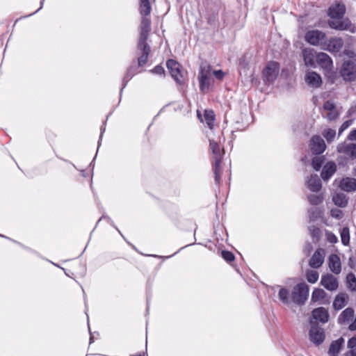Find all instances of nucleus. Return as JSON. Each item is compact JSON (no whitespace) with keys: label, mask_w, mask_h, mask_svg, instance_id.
Returning <instances> with one entry per match:
<instances>
[{"label":"nucleus","mask_w":356,"mask_h":356,"mask_svg":"<svg viewBox=\"0 0 356 356\" xmlns=\"http://www.w3.org/2000/svg\"><path fill=\"white\" fill-rule=\"evenodd\" d=\"M346 6L343 3H337L331 6L327 15L331 19L328 20V26L337 31H350L355 32V26L348 18H343L346 13Z\"/></svg>","instance_id":"1"},{"label":"nucleus","mask_w":356,"mask_h":356,"mask_svg":"<svg viewBox=\"0 0 356 356\" xmlns=\"http://www.w3.org/2000/svg\"><path fill=\"white\" fill-rule=\"evenodd\" d=\"M151 31V21L146 16H143L140 25V36L137 44V49L141 53L138 58V64L141 67L146 64L151 50L150 46L147 43Z\"/></svg>","instance_id":"2"},{"label":"nucleus","mask_w":356,"mask_h":356,"mask_svg":"<svg viewBox=\"0 0 356 356\" xmlns=\"http://www.w3.org/2000/svg\"><path fill=\"white\" fill-rule=\"evenodd\" d=\"M209 147L214 159L213 168L215 175V182L216 184L219 185L221 177L220 164L224 154V150L220 144L213 139H209Z\"/></svg>","instance_id":"3"},{"label":"nucleus","mask_w":356,"mask_h":356,"mask_svg":"<svg viewBox=\"0 0 356 356\" xmlns=\"http://www.w3.org/2000/svg\"><path fill=\"white\" fill-rule=\"evenodd\" d=\"M309 289L305 282L296 284L291 292V298L293 302L298 305H302L305 303L309 297Z\"/></svg>","instance_id":"4"},{"label":"nucleus","mask_w":356,"mask_h":356,"mask_svg":"<svg viewBox=\"0 0 356 356\" xmlns=\"http://www.w3.org/2000/svg\"><path fill=\"white\" fill-rule=\"evenodd\" d=\"M280 64L276 61H270L267 63L266 67L262 71V79L266 83H273L280 72Z\"/></svg>","instance_id":"5"},{"label":"nucleus","mask_w":356,"mask_h":356,"mask_svg":"<svg viewBox=\"0 0 356 356\" xmlns=\"http://www.w3.org/2000/svg\"><path fill=\"white\" fill-rule=\"evenodd\" d=\"M311 328L309 332V340L316 346L321 345L325 340V334L323 328L320 327L318 323L314 322L312 319L309 321Z\"/></svg>","instance_id":"6"},{"label":"nucleus","mask_w":356,"mask_h":356,"mask_svg":"<svg viewBox=\"0 0 356 356\" xmlns=\"http://www.w3.org/2000/svg\"><path fill=\"white\" fill-rule=\"evenodd\" d=\"M325 39L326 34L319 30L308 31L305 35V40L307 42L313 46H320L321 49Z\"/></svg>","instance_id":"7"},{"label":"nucleus","mask_w":356,"mask_h":356,"mask_svg":"<svg viewBox=\"0 0 356 356\" xmlns=\"http://www.w3.org/2000/svg\"><path fill=\"white\" fill-rule=\"evenodd\" d=\"M341 75L346 81H352L356 79V64L348 60L345 61L341 69Z\"/></svg>","instance_id":"8"},{"label":"nucleus","mask_w":356,"mask_h":356,"mask_svg":"<svg viewBox=\"0 0 356 356\" xmlns=\"http://www.w3.org/2000/svg\"><path fill=\"white\" fill-rule=\"evenodd\" d=\"M343 46V40L340 37H332L329 40L327 38L323 44L322 49L330 53H339Z\"/></svg>","instance_id":"9"},{"label":"nucleus","mask_w":356,"mask_h":356,"mask_svg":"<svg viewBox=\"0 0 356 356\" xmlns=\"http://www.w3.org/2000/svg\"><path fill=\"white\" fill-rule=\"evenodd\" d=\"M166 66L174 80L181 85L183 82V76L179 63L175 60L169 59L166 63Z\"/></svg>","instance_id":"10"},{"label":"nucleus","mask_w":356,"mask_h":356,"mask_svg":"<svg viewBox=\"0 0 356 356\" xmlns=\"http://www.w3.org/2000/svg\"><path fill=\"white\" fill-rule=\"evenodd\" d=\"M337 150L347 158L354 160L356 159V144L346 142L338 145Z\"/></svg>","instance_id":"11"},{"label":"nucleus","mask_w":356,"mask_h":356,"mask_svg":"<svg viewBox=\"0 0 356 356\" xmlns=\"http://www.w3.org/2000/svg\"><path fill=\"white\" fill-rule=\"evenodd\" d=\"M310 147L314 154L319 155L325 151L326 145L321 136H314L311 138Z\"/></svg>","instance_id":"12"},{"label":"nucleus","mask_w":356,"mask_h":356,"mask_svg":"<svg viewBox=\"0 0 356 356\" xmlns=\"http://www.w3.org/2000/svg\"><path fill=\"white\" fill-rule=\"evenodd\" d=\"M321 284L330 291H336L339 286L337 279L331 274L323 275Z\"/></svg>","instance_id":"13"},{"label":"nucleus","mask_w":356,"mask_h":356,"mask_svg":"<svg viewBox=\"0 0 356 356\" xmlns=\"http://www.w3.org/2000/svg\"><path fill=\"white\" fill-rule=\"evenodd\" d=\"M211 75L209 71L201 70L199 74L200 90L202 92H207L210 87Z\"/></svg>","instance_id":"14"},{"label":"nucleus","mask_w":356,"mask_h":356,"mask_svg":"<svg viewBox=\"0 0 356 356\" xmlns=\"http://www.w3.org/2000/svg\"><path fill=\"white\" fill-rule=\"evenodd\" d=\"M312 316L316 321L321 323H325L329 320L328 311L323 307L314 309L312 312Z\"/></svg>","instance_id":"15"},{"label":"nucleus","mask_w":356,"mask_h":356,"mask_svg":"<svg viewBox=\"0 0 356 356\" xmlns=\"http://www.w3.org/2000/svg\"><path fill=\"white\" fill-rule=\"evenodd\" d=\"M325 252L323 249L316 250L309 260V266L314 268H318L323 264Z\"/></svg>","instance_id":"16"},{"label":"nucleus","mask_w":356,"mask_h":356,"mask_svg":"<svg viewBox=\"0 0 356 356\" xmlns=\"http://www.w3.org/2000/svg\"><path fill=\"white\" fill-rule=\"evenodd\" d=\"M316 60L318 64L323 69L330 70L333 67L332 58L328 54L324 52L317 54Z\"/></svg>","instance_id":"17"},{"label":"nucleus","mask_w":356,"mask_h":356,"mask_svg":"<svg viewBox=\"0 0 356 356\" xmlns=\"http://www.w3.org/2000/svg\"><path fill=\"white\" fill-rule=\"evenodd\" d=\"M305 82L312 88H318L322 83L321 76L315 72H308L305 74Z\"/></svg>","instance_id":"18"},{"label":"nucleus","mask_w":356,"mask_h":356,"mask_svg":"<svg viewBox=\"0 0 356 356\" xmlns=\"http://www.w3.org/2000/svg\"><path fill=\"white\" fill-rule=\"evenodd\" d=\"M307 187L312 192H318L321 191L322 184L321 181L317 175H312L306 181Z\"/></svg>","instance_id":"19"},{"label":"nucleus","mask_w":356,"mask_h":356,"mask_svg":"<svg viewBox=\"0 0 356 356\" xmlns=\"http://www.w3.org/2000/svg\"><path fill=\"white\" fill-rule=\"evenodd\" d=\"M337 171V165L333 161L327 162L323 168L321 173V178L327 181Z\"/></svg>","instance_id":"20"},{"label":"nucleus","mask_w":356,"mask_h":356,"mask_svg":"<svg viewBox=\"0 0 356 356\" xmlns=\"http://www.w3.org/2000/svg\"><path fill=\"white\" fill-rule=\"evenodd\" d=\"M348 296L346 293H339L336 296L332 303L333 308L339 311L343 308L348 302Z\"/></svg>","instance_id":"21"},{"label":"nucleus","mask_w":356,"mask_h":356,"mask_svg":"<svg viewBox=\"0 0 356 356\" xmlns=\"http://www.w3.org/2000/svg\"><path fill=\"white\" fill-rule=\"evenodd\" d=\"M340 188L346 192L356 191V179L352 177L343 178L339 184Z\"/></svg>","instance_id":"22"},{"label":"nucleus","mask_w":356,"mask_h":356,"mask_svg":"<svg viewBox=\"0 0 356 356\" xmlns=\"http://www.w3.org/2000/svg\"><path fill=\"white\" fill-rule=\"evenodd\" d=\"M328 264L330 270L334 274H339L341 270L340 258L334 254H332L328 258Z\"/></svg>","instance_id":"23"},{"label":"nucleus","mask_w":356,"mask_h":356,"mask_svg":"<svg viewBox=\"0 0 356 356\" xmlns=\"http://www.w3.org/2000/svg\"><path fill=\"white\" fill-rule=\"evenodd\" d=\"M354 314L355 311L353 308H346L339 316L337 318L338 323L340 325L346 324L353 318Z\"/></svg>","instance_id":"24"},{"label":"nucleus","mask_w":356,"mask_h":356,"mask_svg":"<svg viewBox=\"0 0 356 356\" xmlns=\"http://www.w3.org/2000/svg\"><path fill=\"white\" fill-rule=\"evenodd\" d=\"M343 343L344 339L342 337L333 341L330 346L328 354L330 356H337L341 349Z\"/></svg>","instance_id":"25"},{"label":"nucleus","mask_w":356,"mask_h":356,"mask_svg":"<svg viewBox=\"0 0 356 356\" xmlns=\"http://www.w3.org/2000/svg\"><path fill=\"white\" fill-rule=\"evenodd\" d=\"M332 201L339 207H345L348 204L346 195L342 193H336L332 197Z\"/></svg>","instance_id":"26"},{"label":"nucleus","mask_w":356,"mask_h":356,"mask_svg":"<svg viewBox=\"0 0 356 356\" xmlns=\"http://www.w3.org/2000/svg\"><path fill=\"white\" fill-rule=\"evenodd\" d=\"M151 6L149 0H140L139 11L142 16H147L151 13Z\"/></svg>","instance_id":"27"},{"label":"nucleus","mask_w":356,"mask_h":356,"mask_svg":"<svg viewBox=\"0 0 356 356\" xmlns=\"http://www.w3.org/2000/svg\"><path fill=\"white\" fill-rule=\"evenodd\" d=\"M206 124L210 129H212L214 126L215 114L211 110H205L204 115Z\"/></svg>","instance_id":"28"},{"label":"nucleus","mask_w":356,"mask_h":356,"mask_svg":"<svg viewBox=\"0 0 356 356\" xmlns=\"http://www.w3.org/2000/svg\"><path fill=\"white\" fill-rule=\"evenodd\" d=\"M346 286L351 291H356V277L353 273H349L346 276Z\"/></svg>","instance_id":"29"},{"label":"nucleus","mask_w":356,"mask_h":356,"mask_svg":"<svg viewBox=\"0 0 356 356\" xmlns=\"http://www.w3.org/2000/svg\"><path fill=\"white\" fill-rule=\"evenodd\" d=\"M279 298L282 303L288 305L291 302L290 292L285 288H281L279 291Z\"/></svg>","instance_id":"30"},{"label":"nucleus","mask_w":356,"mask_h":356,"mask_svg":"<svg viewBox=\"0 0 356 356\" xmlns=\"http://www.w3.org/2000/svg\"><path fill=\"white\" fill-rule=\"evenodd\" d=\"M326 297V293L323 289H315L312 294V300L314 302L323 300Z\"/></svg>","instance_id":"31"},{"label":"nucleus","mask_w":356,"mask_h":356,"mask_svg":"<svg viewBox=\"0 0 356 356\" xmlns=\"http://www.w3.org/2000/svg\"><path fill=\"white\" fill-rule=\"evenodd\" d=\"M341 243L344 245H348L350 243V230L348 227H344L340 232Z\"/></svg>","instance_id":"32"},{"label":"nucleus","mask_w":356,"mask_h":356,"mask_svg":"<svg viewBox=\"0 0 356 356\" xmlns=\"http://www.w3.org/2000/svg\"><path fill=\"white\" fill-rule=\"evenodd\" d=\"M322 213V210L318 207H312L308 210L309 218L312 221H314L321 218Z\"/></svg>","instance_id":"33"},{"label":"nucleus","mask_w":356,"mask_h":356,"mask_svg":"<svg viewBox=\"0 0 356 356\" xmlns=\"http://www.w3.org/2000/svg\"><path fill=\"white\" fill-rule=\"evenodd\" d=\"M303 58L305 65L314 67L315 65L314 62V55L311 51H303Z\"/></svg>","instance_id":"34"},{"label":"nucleus","mask_w":356,"mask_h":356,"mask_svg":"<svg viewBox=\"0 0 356 356\" xmlns=\"http://www.w3.org/2000/svg\"><path fill=\"white\" fill-rule=\"evenodd\" d=\"M136 74L135 71H134V67H130L128 70L127 73L125 74L123 80H122V86L120 90V93H122V90L126 87L127 83L129 81V80L132 78V76Z\"/></svg>","instance_id":"35"},{"label":"nucleus","mask_w":356,"mask_h":356,"mask_svg":"<svg viewBox=\"0 0 356 356\" xmlns=\"http://www.w3.org/2000/svg\"><path fill=\"white\" fill-rule=\"evenodd\" d=\"M307 200L310 204L317 206L323 202V197L321 195L312 194L308 195Z\"/></svg>","instance_id":"36"},{"label":"nucleus","mask_w":356,"mask_h":356,"mask_svg":"<svg viewBox=\"0 0 356 356\" xmlns=\"http://www.w3.org/2000/svg\"><path fill=\"white\" fill-rule=\"evenodd\" d=\"M307 280L309 282L314 284L318 280V273L316 270H308L306 274Z\"/></svg>","instance_id":"37"},{"label":"nucleus","mask_w":356,"mask_h":356,"mask_svg":"<svg viewBox=\"0 0 356 356\" xmlns=\"http://www.w3.org/2000/svg\"><path fill=\"white\" fill-rule=\"evenodd\" d=\"M323 136L328 143H330L334 140L336 136V131L332 129H327L323 131Z\"/></svg>","instance_id":"38"},{"label":"nucleus","mask_w":356,"mask_h":356,"mask_svg":"<svg viewBox=\"0 0 356 356\" xmlns=\"http://www.w3.org/2000/svg\"><path fill=\"white\" fill-rule=\"evenodd\" d=\"M323 163V159L320 156L314 157L312 159V165L316 171L319 170Z\"/></svg>","instance_id":"39"},{"label":"nucleus","mask_w":356,"mask_h":356,"mask_svg":"<svg viewBox=\"0 0 356 356\" xmlns=\"http://www.w3.org/2000/svg\"><path fill=\"white\" fill-rule=\"evenodd\" d=\"M222 257L227 262H231L234 260V255L232 252L227 250H222L221 252Z\"/></svg>","instance_id":"40"},{"label":"nucleus","mask_w":356,"mask_h":356,"mask_svg":"<svg viewBox=\"0 0 356 356\" xmlns=\"http://www.w3.org/2000/svg\"><path fill=\"white\" fill-rule=\"evenodd\" d=\"M339 113L337 110V108H334L330 111H328L326 118L329 121H334L337 120L339 117Z\"/></svg>","instance_id":"41"},{"label":"nucleus","mask_w":356,"mask_h":356,"mask_svg":"<svg viewBox=\"0 0 356 356\" xmlns=\"http://www.w3.org/2000/svg\"><path fill=\"white\" fill-rule=\"evenodd\" d=\"M309 231L310 232L311 236L313 238H318L321 234V230L318 227L312 225L309 227Z\"/></svg>","instance_id":"42"},{"label":"nucleus","mask_w":356,"mask_h":356,"mask_svg":"<svg viewBox=\"0 0 356 356\" xmlns=\"http://www.w3.org/2000/svg\"><path fill=\"white\" fill-rule=\"evenodd\" d=\"M330 216L336 219H341L343 218V212L339 209H332L330 211Z\"/></svg>","instance_id":"43"},{"label":"nucleus","mask_w":356,"mask_h":356,"mask_svg":"<svg viewBox=\"0 0 356 356\" xmlns=\"http://www.w3.org/2000/svg\"><path fill=\"white\" fill-rule=\"evenodd\" d=\"M323 108L328 112L336 108V106L331 101H326L323 104Z\"/></svg>","instance_id":"44"},{"label":"nucleus","mask_w":356,"mask_h":356,"mask_svg":"<svg viewBox=\"0 0 356 356\" xmlns=\"http://www.w3.org/2000/svg\"><path fill=\"white\" fill-rule=\"evenodd\" d=\"M152 72L158 75H163L165 70L162 66L156 65L152 70Z\"/></svg>","instance_id":"45"},{"label":"nucleus","mask_w":356,"mask_h":356,"mask_svg":"<svg viewBox=\"0 0 356 356\" xmlns=\"http://www.w3.org/2000/svg\"><path fill=\"white\" fill-rule=\"evenodd\" d=\"M347 346L350 350L356 349V337H351L348 341Z\"/></svg>","instance_id":"46"},{"label":"nucleus","mask_w":356,"mask_h":356,"mask_svg":"<svg viewBox=\"0 0 356 356\" xmlns=\"http://www.w3.org/2000/svg\"><path fill=\"white\" fill-rule=\"evenodd\" d=\"M351 123L352 122L350 120L344 122L339 129V134H341L344 130L348 129L350 126Z\"/></svg>","instance_id":"47"},{"label":"nucleus","mask_w":356,"mask_h":356,"mask_svg":"<svg viewBox=\"0 0 356 356\" xmlns=\"http://www.w3.org/2000/svg\"><path fill=\"white\" fill-rule=\"evenodd\" d=\"M213 74L215 75L216 79H218V80H222L224 78V76H225V73L222 70H214L213 71Z\"/></svg>","instance_id":"48"},{"label":"nucleus","mask_w":356,"mask_h":356,"mask_svg":"<svg viewBox=\"0 0 356 356\" xmlns=\"http://www.w3.org/2000/svg\"><path fill=\"white\" fill-rule=\"evenodd\" d=\"M327 240L331 243H335L338 241L337 237L332 233L327 234Z\"/></svg>","instance_id":"49"},{"label":"nucleus","mask_w":356,"mask_h":356,"mask_svg":"<svg viewBox=\"0 0 356 356\" xmlns=\"http://www.w3.org/2000/svg\"><path fill=\"white\" fill-rule=\"evenodd\" d=\"M105 123H104V124L101 127V129H100V136H99V140H98V147H97V149L100 146V144H101V141H102V136H103V134L105 131Z\"/></svg>","instance_id":"50"},{"label":"nucleus","mask_w":356,"mask_h":356,"mask_svg":"<svg viewBox=\"0 0 356 356\" xmlns=\"http://www.w3.org/2000/svg\"><path fill=\"white\" fill-rule=\"evenodd\" d=\"M348 139L349 140H356V129L352 130L349 133L348 136Z\"/></svg>","instance_id":"51"},{"label":"nucleus","mask_w":356,"mask_h":356,"mask_svg":"<svg viewBox=\"0 0 356 356\" xmlns=\"http://www.w3.org/2000/svg\"><path fill=\"white\" fill-rule=\"evenodd\" d=\"M102 218H104V219H106V220H108V222H110V223H111V225L113 227H114L118 230V232H119V233L122 236V234H121L120 231V230L118 229V227H117L113 224V222L111 220V219L109 217L103 216H102V217L99 220V221H100Z\"/></svg>","instance_id":"52"},{"label":"nucleus","mask_w":356,"mask_h":356,"mask_svg":"<svg viewBox=\"0 0 356 356\" xmlns=\"http://www.w3.org/2000/svg\"><path fill=\"white\" fill-rule=\"evenodd\" d=\"M346 356H356V349L350 350L346 353Z\"/></svg>","instance_id":"53"},{"label":"nucleus","mask_w":356,"mask_h":356,"mask_svg":"<svg viewBox=\"0 0 356 356\" xmlns=\"http://www.w3.org/2000/svg\"><path fill=\"white\" fill-rule=\"evenodd\" d=\"M44 2V0H41V1H40V8H38L35 12V13H37L38 10H40L43 7ZM33 14H34V13H32V14H31L30 15H33Z\"/></svg>","instance_id":"54"},{"label":"nucleus","mask_w":356,"mask_h":356,"mask_svg":"<svg viewBox=\"0 0 356 356\" xmlns=\"http://www.w3.org/2000/svg\"><path fill=\"white\" fill-rule=\"evenodd\" d=\"M93 342V337L90 336V343H92Z\"/></svg>","instance_id":"55"},{"label":"nucleus","mask_w":356,"mask_h":356,"mask_svg":"<svg viewBox=\"0 0 356 356\" xmlns=\"http://www.w3.org/2000/svg\"><path fill=\"white\" fill-rule=\"evenodd\" d=\"M354 174L356 176V167L354 168Z\"/></svg>","instance_id":"56"},{"label":"nucleus","mask_w":356,"mask_h":356,"mask_svg":"<svg viewBox=\"0 0 356 356\" xmlns=\"http://www.w3.org/2000/svg\"><path fill=\"white\" fill-rule=\"evenodd\" d=\"M197 116L202 120V119L200 118V113H197Z\"/></svg>","instance_id":"57"}]
</instances>
